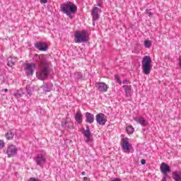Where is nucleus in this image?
<instances>
[{
    "label": "nucleus",
    "mask_w": 181,
    "mask_h": 181,
    "mask_svg": "<svg viewBox=\"0 0 181 181\" xmlns=\"http://www.w3.org/2000/svg\"><path fill=\"white\" fill-rule=\"evenodd\" d=\"M49 57L45 54H35L33 60L37 63L39 70L37 76L40 80H46L49 76Z\"/></svg>",
    "instance_id": "obj_1"
},
{
    "label": "nucleus",
    "mask_w": 181,
    "mask_h": 181,
    "mask_svg": "<svg viewBox=\"0 0 181 181\" xmlns=\"http://www.w3.org/2000/svg\"><path fill=\"white\" fill-rule=\"evenodd\" d=\"M126 131L127 134H134L135 129H134V127L132 126H127L126 128Z\"/></svg>",
    "instance_id": "obj_23"
},
{
    "label": "nucleus",
    "mask_w": 181,
    "mask_h": 181,
    "mask_svg": "<svg viewBox=\"0 0 181 181\" xmlns=\"http://www.w3.org/2000/svg\"><path fill=\"white\" fill-rule=\"evenodd\" d=\"M34 160L38 166L40 168H43L45 163H46L47 159L46 158V156L43 154H37Z\"/></svg>",
    "instance_id": "obj_5"
},
{
    "label": "nucleus",
    "mask_w": 181,
    "mask_h": 181,
    "mask_svg": "<svg viewBox=\"0 0 181 181\" xmlns=\"http://www.w3.org/2000/svg\"><path fill=\"white\" fill-rule=\"evenodd\" d=\"M5 146V142H4V140H0V149H2Z\"/></svg>",
    "instance_id": "obj_30"
},
{
    "label": "nucleus",
    "mask_w": 181,
    "mask_h": 181,
    "mask_svg": "<svg viewBox=\"0 0 181 181\" xmlns=\"http://www.w3.org/2000/svg\"><path fill=\"white\" fill-rule=\"evenodd\" d=\"M96 122L99 124V125L104 126L107 122V116L103 113H98L95 116Z\"/></svg>",
    "instance_id": "obj_7"
},
{
    "label": "nucleus",
    "mask_w": 181,
    "mask_h": 181,
    "mask_svg": "<svg viewBox=\"0 0 181 181\" xmlns=\"http://www.w3.org/2000/svg\"><path fill=\"white\" fill-rule=\"evenodd\" d=\"M74 78H77L78 80L83 78V74H81V72H75Z\"/></svg>",
    "instance_id": "obj_24"
},
{
    "label": "nucleus",
    "mask_w": 181,
    "mask_h": 181,
    "mask_svg": "<svg viewBox=\"0 0 181 181\" xmlns=\"http://www.w3.org/2000/svg\"><path fill=\"white\" fill-rule=\"evenodd\" d=\"M47 87H48V85L47 83L42 86L43 90L45 91L46 93H49L50 91V90H49Z\"/></svg>",
    "instance_id": "obj_28"
},
{
    "label": "nucleus",
    "mask_w": 181,
    "mask_h": 181,
    "mask_svg": "<svg viewBox=\"0 0 181 181\" xmlns=\"http://www.w3.org/2000/svg\"><path fill=\"white\" fill-rule=\"evenodd\" d=\"M115 81H117V83H118L119 85L122 84V82L121 81V80H119V76L118 75H115Z\"/></svg>",
    "instance_id": "obj_29"
},
{
    "label": "nucleus",
    "mask_w": 181,
    "mask_h": 181,
    "mask_svg": "<svg viewBox=\"0 0 181 181\" xmlns=\"http://www.w3.org/2000/svg\"><path fill=\"white\" fill-rule=\"evenodd\" d=\"M131 86H127V85H124L123 86V88H124V91L126 93L127 97H129V95H131Z\"/></svg>",
    "instance_id": "obj_19"
},
{
    "label": "nucleus",
    "mask_w": 181,
    "mask_h": 181,
    "mask_svg": "<svg viewBox=\"0 0 181 181\" xmlns=\"http://www.w3.org/2000/svg\"><path fill=\"white\" fill-rule=\"evenodd\" d=\"M98 91L100 93H107L108 91V86L104 82H98L95 84Z\"/></svg>",
    "instance_id": "obj_10"
},
{
    "label": "nucleus",
    "mask_w": 181,
    "mask_h": 181,
    "mask_svg": "<svg viewBox=\"0 0 181 181\" xmlns=\"http://www.w3.org/2000/svg\"><path fill=\"white\" fill-rule=\"evenodd\" d=\"M13 136H15V132L13 130H9L5 135V137L8 141L13 139Z\"/></svg>",
    "instance_id": "obj_18"
},
{
    "label": "nucleus",
    "mask_w": 181,
    "mask_h": 181,
    "mask_svg": "<svg viewBox=\"0 0 181 181\" xmlns=\"http://www.w3.org/2000/svg\"><path fill=\"white\" fill-rule=\"evenodd\" d=\"M95 21H93V26H94V25H95Z\"/></svg>",
    "instance_id": "obj_41"
},
{
    "label": "nucleus",
    "mask_w": 181,
    "mask_h": 181,
    "mask_svg": "<svg viewBox=\"0 0 181 181\" xmlns=\"http://www.w3.org/2000/svg\"><path fill=\"white\" fill-rule=\"evenodd\" d=\"M100 13H101V8L93 7L91 12L93 21H98V19H100Z\"/></svg>",
    "instance_id": "obj_12"
},
{
    "label": "nucleus",
    "mask_w": 181,
    "mask_h": 181,
    "mask_svg": "<svg viewBox=\"0 0 181 181\" xmlns=\"http://www.w3.org/2000/svg\"><path fill=\"white\" fill-rule=\"evenodd\" d=\"M3 91H4V93H8V89L6 88V89L3 90Z\"/></svg>",
    "instance_id": "obj_40"
},
{
    "label": "nucleus",
    "mask_w": 181,
    "mask_h": 181,
    "mask_svg": "<svg viewBox=\"0 0 181 181\" xmlns=\"http://www.w3.org/2000/svg\"><path fill=\"white\" fill-rule=\"evenodd\" d=\"M35 69H36V64H26L25 70L27 76H33Z\"/></svg>",
    "instance_id": "obj_8"
},
{
    "label": "nucleus",
    "mask_w": 181,
    "mask_h": 181,
    "mask_svg": "<svg viewBox=\"0 0 181 181\" xmlns=\"http://www.w3.org/2000/svg\"><path fill=\"white\" fill-rule=\"evenodd\" d=\"M88 32L86 30L81 31H76L74 34L75 43H87L89 39Z\"/></svg>",
    "instance_id": "obj_3"
},
{
    "label": "nucleus",
    "mask_w": 181,
    "mask_h": 181,
    "mask_svg": "<svg viewBox=\"0 0 181 181\" xmlns=\"http://www.w3.org/2000/svg\"><path fill=\"white\" fill-rule=\"evenodd\" d=\"M134 121H136L137 124H140L141 127H146L148 125V120L144 117H136L133 118Z\"/></svg>",
    "instance_id": "obj_14"
},
{
    "label": "nucleus",
    "mask_w": 181,
    "mask_h": 181,
    "mask_svg": "<svg viewBox=\"0 0 181 181\" xmlns=\"http://www.w3.org/2000/svg\"><path fill=\"white\" fill-rule=\"evenodd\" d=\"M24 94L25 93H23V89H18L16 93H14V96L16 98H21V97H22Z\"/></svg>",
    "instance_id": "obj_20"
},
{
    "label": "nucleus",
    "mask_w": 181,
    "mask_h": 181,
    "mask_svg": "<svg viewBox=\"0 0 181 181\" xmlns=\"http://www.w3.org/2000/svg\"><path fill=\"white\" fill-rule=\"evenodd\" d=\"M142 64V69H143V73L148 76V74H151V70H152V58L149 56H145L143 58V60L141 62Z\"/></svg>",
    "instance_id": "obj_4"
},
{
    "label": "nucleus",
    "mask_w": 181,
    "mask_h": 181,
    "mask_svg": "<svg viewBox=\"0 0 181 181\" xmlns=\"http://www.w3.org/2000/svg\"><path fill=\"white\" fill-rule=\"evenodd\" d=\"M168 177H169V176L163 175L161 181H168Z\"/></svg>",
    "instance_id": "obj_31"
},
{
    "label": "nucleus",
    "mask_w": 181,
    "mask_h": 181,
    "mask_svg": "<svg viewBox=\"0 0 181 181\" xmlns=\"http://www.w3.org/2000/svg\"><path fill=\"white\" fill-rule=\"evenodd\" d=\"M112 181H121V179L117 177V178H115Z\"/></svg>",
    "instance_id": "obj_38"
},
{
    "label": "nucleus",
    "mask_w": 181,
    "mask_h": 181,
    "mask_svg": "<svg viewBox=\"0 0 181 181\" xmlns=\"http://www.w3.org/2000/svg\"><path fill=\"white\" fill-rule=\"evenodd\" d=\"M83 181H90V178L88 177H84Z\"/></svg>",
    "instance_id": "obj_37"
},
{
    "label": "nucleus",
    "mask_w": 181,
    "mask_h": 181,
    "mask_svg": "<svg viewBox=\"0 0 181 181\" xmlns=\"http://www.w3.org/2000/svg\"><path fill=\"white\" fill-rule=\"evenodd\" d=\"M85 117L86 122H87L88 124H93V122H94V115H93L92 113L87 112L85 114Z\"/></svg>",
    "instance_id": "obj_16"
},
{
    "label": "nucleus",
    "mask_w": 181,
    "mask_h": 181,
    "mask_svg": "<svg viewBox=\"0 0 181 181\" xmlns=\"http://www.w3.org/2000/svg\"><path fill=\"white\" fill-rule=\"evenodd\" d=\"M84 137L86 138V142H91V132L90 131V127L86 125V129L83 132Z\"/></svg>",
    "instance_id": "obj_15"
},
{
    "label": "nucleus",
    "mask_w": 181,
    "mask_h": 181,
    "mask_svg": "<svg viewBox=\"0 0 181 181\" xmlns=\"http://www.w3.org/2000/svg\"><path fill=\"white\" fill-rule=\"evenodd\" d=\"M40 4H47V0H40Z\"/></svg>",
    "instance_id": "obj_33"
},
{
    "label": "nucleus",
    "mask_w": 181,
    "mask_h": 181,
    "mask_svg": "<svg viewBox=\"0 0 181 181\" xmlns=\"http://www.w3.org/2000/svg\"><path fill=\"white\" fill-rule=\"evenodd\" d=\"M178 62H179L180 69H181V56L179 57Z\"/></svg>",
    "instance_id": "obj_34"
},
{
    "label": "nucleus",
    "mask_w": 181,
    "mask_h": 181,
    "mask_svg": "<svg viewBox=\"0 0 181 181\" xmlns=\"http://www.w3.org/2000/svg\"><path fill=\"white\" fill-rule=\"evenodd\" d=\"M81 175H82L83 176H86V172H84V171L82 172V173H81Z\"/></svg>",
    "instance_id": "obj_39"
},
{
    "label": "nucleus",
    "mask_w": 181,
    "mask_h": 181,
    "mask_svg": "<svg viewBox=\"0 0 181 181\" xmlns=\"http://www.w3.org/2000/svg\"><path fill=\"white\" fill-rule=\"evenodd\" d=\"M160 170L163 173V176H169L168 173H170V166L165 163H162L160 166Z\"/></svg>",
    "instance_id": "obj_9"
},
{
    "label": "nucleus",
    "mask_w": 181,
    "mask_h": 181,
    "mask_svg": "<svg viewBox=\"0 0 181 181\" xmlns=\"http://www.w3.org/2000/svg\"><path fill=\"white\" fill-rule=\"evenodd\" d=\"M122 83L123 84H131V82H129V81H128V80H124L122 81Z\"/></svg>",
    "instance_id": "obj_32"
},
{
    "label": "nucleus",
    "mask_w": 181,
    "mask_h": 181,
    "mask_svg": "<svg viewBox=\"0 0 181 181\" xmlns=\"http://www.w3.org/2000/svg\"><path fill=\"white\" fill-rule=\"evenodd\" d=\"M6 153L8 158H13L18 153V148H16V146L11 144L8 146Z\"/></svg>",
    "instance_id": "obj_6"
},
{
    "label": "nucleus",
    "mask_w": 181,
    "mask_h": 181,
    "mask_svg": "<svg viewBox=\"0 0 181 181\" xmlns=\"http://www.w3.org/2000/svg\"><path fill=\"white\" fill-rule=\"evenodd\" d=\"M62 125L64 128H66V125H67V121L62 122Z\"/></svg>",
    "instance_id": "obj_35"
},
{
    "label": "nucleus",
    "mask_w": 181,
    "mask_h": 181,
    "mask_svg": "<svg viewBox=\"0 0 181 181\" xmlns=\"http://www.w3.org/2000/svg\"><path fill=\"white\" fill-rule=\"evenodd\" d=\"M173 179L175 181H181L180 175L177 171L173 173Z\"/></svg>",
    "instance_id": "obj_22"
},
{
    "label": "nucleus",
    "mask_w": 181,
    "mask_h": 181,
    "mask_svg": "<svg viewBox=\"0 0 181 181\" xmlns=\"http://www.w3.org/2000/svg\"><path fill=\"white\" fill-rule=\"evenodd\" d=\"M35 48L40 50V52H46L49 47L46 42H35L34 44Z\"/></svg>",
    "instance_id": "obj_13"
},
{
    "label": "nucleus",
    "mask_w": 181,
    "mask_h": 181,
    "mask_svg": "<svg viewBox=\"0 0 181 181\" xmlns=\"http://www.w3.org/2000/svg\"><path fill=\"white\" fill-rule=\"evenodd\" d=\"M25 90H26L27 94H28V95H32V88L30 86V85H28L26 86Z\"/></svg>",
    "instance_id": "obj_26"
},
{
    "label": "nucleus",
    "mask_w": 181,
    "mask_h": 181,
    "mask_svg": "<svg viewBox=\"0 0 181 181\" xmlns=\"http://www.w3.org/2000/svg\"><path fill=\"white\" fill-rule=\"evenodd\" d=\"M16 62V59L10 57L8 58L7 66H8V67H12V66L15 65Z\"/></svg>",
    "instance_id": "obj_21"
},
{
    "label": "nucleus",
    "mask_w": 181,
    "mask_h": 181,
    "mask_svg": "<svg viewBox=\"0 0 181 181\" xmlns=\"http://www.w3.org/2000/svg\"><path fill=\"white\" fill-rule=\"evenodd\" d=\"M130 146L129 139L127 137L123 138L122 139V148L124 151V152H129L131 149Z\"/></svg>",
    "instance_id": "obj_11"
},
{
    "label": "nucleus",
    "mask_w": 181,
    "mask_h": 181,
    "mask_svg": "<svg viewBox=\"0 0 181 181\" xmlns=\"http://www.w3.org/2000/svg\"><path fill=\"white\" fill-rule=\"evenodd\" d=\"M75 119L77 124H83V114H81V112L80 111L76 112L75 115Z\"/></svg>",
    "instance_id": "obj_17"
},
{
    "label": "nucleus",
    "mask_w": 181,
    "mask_h": 181,
    "mask_svg": "<svg viewBox=\"0 0 181 181\" xmlns=\"http://www.w3.org/2000/svg\"><path fill=\"white\" fill-rule=\"evenodd\" d=\"M141 165H145L146 163V160L145 159H142L141 160Z\"/></svg>",
    "instance_id": "obj_36"
},
{
    "label": "nucleus",
    "mask_w": 181,
    "mask_h": 181,
    "mask_svg": "<svg viewBox=\"0 0 181 181\" xmlns=\"http://www.w3.org/2000/svg\"><path fill=\"white\" fill-rule=\"evenodd\" d=\"M98 6H99L100 8H101V4H98Z\"/></svg>",
    "instance_id": "obj_42"
},
{
    "label": "nucleus",
    "mask_w": 181,
    "mask_h": 181,
    "mask_svg": "<svg viewBox=\"0 0 181 181\" xmlns=\"http://www.w3.org/2000/svg\"><path fill=\"white\" fill-rule=\"evenodd\" d=\"M60 11L65 13L70 19H73V16L77 12V6L71 1H66L60 5Z\"/></svg>",
    "instance_id": "obj_2"
},
{
    "label": "nucleus",
    "mask_w": 181,
    "mask_h": 181,
    "mask_svg": "<svg viewBox=\"0 0 181 181\" xmlns=\"http://www.w3.org/2000/svg\"><path fill=\"white\" fill-rule=\"evenodd\" d=\"M151 46H152V42H151V40H145L144 41V47H146L147 49H149V47H151Z\"/></svg>",
    "instance_id": "obj_25"
},
{
    "label": "nucleus",
    "mask_w": 181,
    "mask_h": 181,
    "mask_svg": "<svg viewBox=\"0 0 181 181\" xmlns=\"http://www.w3.org/2000/svg\"><path fill=\"white\" fill-rule=\"evenodd\" d=\"M146 15H148V16H149V18H152V16L153 15V13H152V12H151V10L149 9H146L145 11Z\"/></svg>",
    "instance_id": "obj_27"
}]
</instances>
